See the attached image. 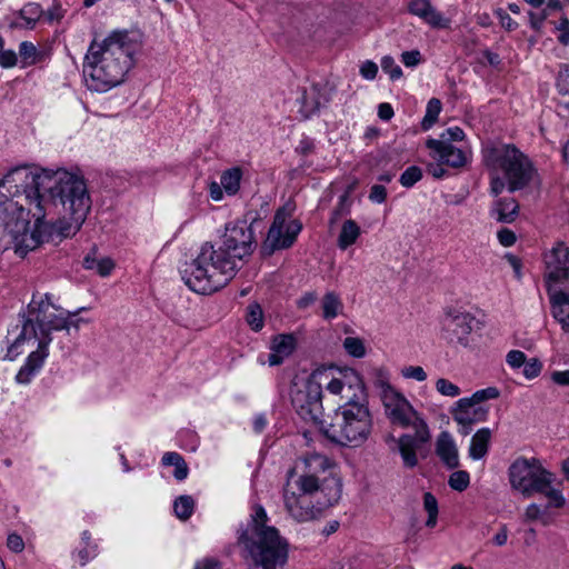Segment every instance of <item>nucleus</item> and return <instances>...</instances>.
I'll use <instances>...</instances> for the list:
<instances>
[{
    "label": "nucleus",
    "instance_id": "473e14b6",
    "mask_svg": "<svg viewBox=\"0 0 569 569\" xmlns=\"http://www.w3.org/2000/svg\"><path fill=\"white\" fill-rule=\"evenodd\" d=\"M162 465L173 466V476L177 480L181 481L188 477L189 468L181 455L178 452H166L162 457Z\"/></svg>",
    "mask_w": 569,
    "mask_h": 569
},
{
    "label": "nucleus",
    "instance_id": "b1692460",
    "mask_svg": "<svg viewBox=\"0 0 569 569\" xmlns=\"http://www.w3.org/2000/svg\"><path fill=\"white\" fill-rule=\"evenodd\" d=\"M297 339L292 333H283L273 337L271 342L272 352L269 355L270 366H279L295 351Z\"/></svg>",
    "mask_w": 569,
    "mask_h": 569
},
{
    "label": "nucleus",
    "instance_id": "423d86ee",
    "mask_svg": "<svg viewBox=\"0 0 569 569\" xmlns=\"http://www.w3.org/2000/svg\"><path fill=\"white\" fill-rule=\"evenodd\" d=\"M48 189V198L62 206L64 214L53 226L52 231L60 238L74 236L91 209V198L84 180L66 170L53 172Z\"/></svg>",
    "mask_w": 569,
    "mask_h": 569
},
{
    "label": "nucleus",
    "instance_id": "e2e57ef3",
    "mask_svg": "<svg viewBox=\"0 0 569 569\" xmlns=\"http://www.w3.org/2000/svg\"><path fill=\"white\" fill-rule=\"evenodd\" d=\"M318 299V296L315 291L306 292L298 301L297 307L299 309H307L311 305H313Z\"/></svg>",
    "mask_w": 569,
    "mask_h": 569
},
{
    "label": "nucleus",
    "instance_id": "bf43d9fd",
    "mask_svg": "<svg viewBox=\"0 0 569 569\" xmlns=\"http://www.w3.org/2000/svg\"><path fill=\"white\" fill-rule=\"evenodd\" d=\"M360 73L363 78L372 80L378 73V66L372 61H366L360 68Z\"/></svg>",
    "mask_w": 569,
    "mask_h": 569
},
{
    "label": "nucleus",
    "instance_id": "c9c22d12",
    "mask_svg": "<svg viewBox=\"0 0 569 569\" xmlns=\"http://www.w3.org/2000/svg\"><path fill=\"white\" fill-rule=\"evenodd\" d=\"M440 111L441 101L437 98H431L427 104L426 114L421 122L423 130L430 129L437 122Z\"/></svg>",
    "mask_w": 569,
    "mask_h": 569
},
{
    "label": "nucleus",
    "instance_id": "5fc2aeb1",
    "mask_svg": "<svg viewBox=\"0 0 569 569\" xmlns=\"http://www.w3.org/2000/svg\"><path fill=\"white\" fill-rule=\"evenodd\" d=\"M465 138V132L459 127L448 128L441 136L440 139H445L451 143V141H461Z\"/></svg>",
    "mask_w": 569,
    "mask_h": 569
},
{
    "label": "nucleus",
    "instance_id": "6e6552de",
    "mask_svg": "<svg viewBox=\"0 0 569 569\" xmlns=\"http://www.w3.org/2000/svg\"><path fill=\"white\" fill-rule=\"evenodd\" d=\"M238 263L220 246L207 242L196 259L181 270L184 283L194 292L210 295L223 288L234 276Z\"/></svg>",
    "mask_w": 569,
    "mask_h": 569
},
{
    "label": "nucleus",
    "instance_id": "680f3d73",
    "mask_svg": "<svg viewBox=\"0 0 569 569\" xmlns=\"http://www.w3.org/2000/svg\"><path fill=\"white\" fill-rule=\"evenodd\" d=\"M496 14L498 16L500 23L505 29L510 31L517 28L516 21H513L505 10L498 9Z\"/></svg>",
    "mask_w": 569,
    "mask_h": 569
},
{
    "label": "nucleus",
    "instance_id": "f8f14e48",
    "mask_svg": "<svg viewBox=\"0 0 569 569\" xmlns=\"http://www.w3.org/2000/svg\"><path fill=\"white\" fill-rule=\"evenodd\" d=\"M329 378L326 371H315L311 377L300 382H293L290 389L291 405L305 420L316 425L326 423L322 406V386Z\"/></svg>",
    "mask_w": 569,
    "mask_h": 569
},
{
    "label": "nucleus",
    "instance_id": "ddd939ff",
    "mask_svg": "<svg viewBox=\"0 0 569 569\" xmlns=\"http://www.w3.org/2000/svg\"><path fill=\"white\" fill-rule=\"evenodd\" d=\"M221 247L238 263L244 257L250 256L256 242L251 226L247 221H236L226 227Z\"/></svg>",
    "mask_w": 569,
    "mask_h": 569
},
{
    "label": "nucleus",
    "instance_id": "f257e3e1",
    "mask_svg": "<svg viewBox=\"0 0 569 569\" xmlns=\"http://www.w3.org/2000/svg\"><path fill=\"white\" fill-rule=\"evenodd\" d=\"M333 467L330 458L312 452L288 470L282 500L291 519L300 523L319 519L326 509L338 502L342 483Z\"/></svg>",
    "mask_w": 569,
    "mask_h": 569
},
{
    "label": "nucleus",
    "instance_id": "603ef678",
    "mask_svg": "<svg viewBox=\"0 0 569 569\" xmlns=\"http://www.w3.org/2000/svg\"><path fill=\"white\" fill-rule=\"evenodd\" d=\"M18 57L13 50H1L0 52V66L2 68H12L17 64Z\"/></svg>",
    "mask_w": 569,
    "mask_h": 569
},
{
    "label": "nucleus",
    "instance_id": "2f4dec72",
    "mask_svg": "<svg viewBox=\"0 0 569 569\" xmlns=\"http://www.w3.org/2000/svg\"><path fill=\"white\" fill-rule=\"evenodd\" d=\"M242 179V170L239 167H233L226 170L221 174V186L229 196H234L240 189V181Z\"/></svg>",
    "mask_w": 569,
    "mask_h": 569
},
{
    "label": "nucleus",
    "instance_id": "864d4df0",
    "mask_svg": "<svg viewBox=\"0 0 569 569\" xmlns=\"http://www.w3.org/2000/svg\"><path fill=\"white\" fill-rule=\"evenodd\" d=\"M548 9H543L540 13L529 12V22L530 27L536 31H539L542 28L543 21L548 17Z\"/></svg>",
    "mask_w": 569,
    "mask_h": 569
},
{
    "label": "nucleus",
    "instance_id": "2eb2a0df",
    "mask_svg": "<svg viewBox=\"0 0 569 569\" xmlns=\"http://www.w3.org/2000/svg\"><path fill=\"white\" fill-rule=\"evenodd\" d=\"M476 318L468 311L458 308H448L442 318V331L451 343L467 347L469 336L473 330Z\"/></svg>",
    "mask_w": 569,
    "mask_h": 569
},
{
    "label": "nucleus",
    "instance_id": "f3484780",
    "mask_svg": "<svg viewBox=\"0 0 569 569\" xmlns=\"http://www.w3.org/2000/svg\"><path fill=\"white\" fill-rule=\"evenodd\" d=\"M543 262L547 288L549 286L555 288V284L563 283L569 279V247L563 241L556 242L545 252Z\"/></svg>",
    "mask_w": 569,
    "mask_h": 569
},
{
    "label": "nucleus",
    "instance_id": "f704fd0d",
    "mask_svg": "<svg viewBox=\"0 0 569 569\" xmlns=\"http://www.w3.org/2000/svg\"><path fill=\"white\" fill-rule=\"evenodd\" d=\"M44 11L38 3H27L19 12L21 19L24 21V27L28 29H33L36 23L43 16Z\"/></svg>",
    "mask_w": 569,
    "mask_h": 569
},
{
    "label": "nucleus",
    "instance_id": "774afa93",
    "mask_svg": "<svg viewBox=\"0 0 569 569\" xmlns=\"http://www.w3.org/2000/svg\"><path fill=\"white\" fill-rule=\"evenodd\" d=\"M553 382L560 386H569V370L555 371L551 376Z\"/></svg>",
    "mask_w": 569,
    "mask_h": 569
},
{
    "label": "nucleus",
    "instance_id": "0eeeda50",
    "mask_svg": "<svg viewBox=\"0 0 569 569\" xmlns=\"http://www.w3.org/2000/svg\"><path fill=\"white\" fill-rule=\"evenodd\" d=\"M54 171L38 167H17L0 181V201H21L24 212L37 220L43 219L47 208V192Z\"/></svg>",
    "mask_w": 569,
    "mask_h": 569
},
{
    "label": "nucleus",
    "instance_id": "c85d7f7f",
    "mask_svg": "<svg viewBox=\"0 0 569 569\" xmlns=\"http://www.w3.org/2000/svg\"><path fill=\"white\" fill-rule=\"evenodd\" d=\"M360 233V227L355 220H346L341 226V230L338 237V247L341 250H346L357 241Z\"/></svg>",
    "mask_w": 569,
    "mask_h": 569
},
{
    "label": "nucleus",
    "instance_id": "bb28decb",
    "mask_svg": "<svg viewBox=\"0 0 569 569\" xmlns=\"http://www.w3.org/2000/svg\"><path fill=\"white\" fill-rule=\"evenodd\" d=\"M320 90L321 86L319 83H315L311 86L309 93L305 91L300 109L305 118H309L311 114L317 112L321 106L329 102V97L320 94Z\"/></svg>",
    "mask_w": 569,
    "mask_h": 569
},
{
    "label": "nucleus",
    "instance_id": "7ed1b4c3",
    "mask_svg": "<svg viewBox=\"0 0 569 569\" xmlns=\"http://www.w3.org/2000/svg\"><path fill=\"white\" fill-rule=\"evenodd\" d=\"M137 48V43L123 31H114L102 40L93 39L83 61L88 89L106 92L121 84L133 67Z\"/></svg>",
    "mask_w": 569,
    "mask_h": 569
},
{
    "label": "nucleus",
    "instance_id": "a211bd4d",
    "mask_svg": "<svg viewBox=\"0 0 569 569\" xmlns=\"http://www.w3.org/2000/svg\"><path fill=\"white\" fill-rule=\"evenodd\" d=\"M301 228V223L297 220L287 223L284 211L278 210L268 231L266 244L270 247L271 251L290 248Z\"/></svg>",
    "mask_w": 569,
    "mask_h": 569
},
{
    "label": "nucleus",
    "instance_id": "5701e85b",
    "mask_svg": "<svg viewBox=\"0 0 569 569\" xmlns=\"http://www.w3.org/2000/svg\"><path fill=\"white\" fill-rule=\"evenodd\" d=\"M547 290L553 318L561 325L563 331L569 332V292L557 290L551 286Z\"/></svg>",
    "mask_w": 569,
    "mask_h": 569
},
{
    "label": "nucleus",
    "instance_id": "052dcab7",
    "mask_svg": "<svg viewBox=\"0 0 569 569\" xmlns=\"http://www.w3.org/2000/svg\"><path fill=\"white\" fill-rule=\"evenodd\" d=\"M7 546L14 552H21L24 548V542L19 535L12 533L7 539Z\"/></svg>",
    "mask_w": 569,
    "mask_h": 569
},
{
    "label": "nucleus",
    "instance_id": "13d9d810",
    "mask_svg": "<svg viewBox=\"0 0 569 569\" xmlns=\"http://www.w3.org/2000/svg\"><path fill=\"white\" fill-rule=\"evenodd\" d=\"M387 198V190L381 184H373L370 189L369 199L371 201L381 203Z\"/></svg>",
    "mask_w": 569,
    "mask_h": 569
},
{
    "label": "nucleus",
    "instance_id": "412c9836",
    "mask_svg": "<svg viewBox=\"0 0 569 569\" xmlns=\"http://www.w3.org/2000/svg\"><path fill=\"white\" fill-rule=\"evenodd\" d=\"M462 398L456 402L451 413L453 420L460 426L459 432L467 436L471 431V427L477 421L486 419L487 410L482 407H476L470 401L469 405H462Z\"/></svg>",
    "mask_w": 569,
    "mask_h": 569
},
{
    "label": "nucleus",
    "instance_id": "338daca9",
    "mask_svg": "<svg viewBox=\"0 0 569 569\" xmlns=\"http://www.w3.org/2000/svg\"><path fill=\"white\" fill-rule=\"evenodd\" d=\"M194 569H220V563L216 559L206 558L196 563Z\"/></svg>",
    "mask_w": 569,
    "mask_h": 569
},
{
    "label": "nucleus",
    "instance_id": "cd10ccee",
    "mask_svg": "<svg viewBox=\"0 0 569 569\" xmlns=\"http://www.w3.org/2000/svg\"><path fill=\"white\" fill-rule=\"evenodd\" d=\"M491 431L489 428L479 429L471 438L469 456L473 460L483 458L489 448Z\"/></svg>",
    "mask_w": 569,
    "mask_h": 569
},
{
    "label": "nucleus",
    "instance_id": "ea45409f",
    "mask_svg": "<svg viewBox=\"0 0 569 569\" xmlns=\"http://www.w3.org/2000/svg\"><path fill=\"white\" fill-rule=\"evenodd\" d=\"M549 507L542 508L538 503H530L527 506L525 512H523V521L525 522H533V521H541L542 525H548V521L546 519V511Z\"/></svg>",
    "mask_w": 569,
    "mask_h": 569
},
{
    "label": "nucleus",
    "instance_id": "09e8293b",
    "mask_svg": "<svg viewBox=\"0 0 569 569\" xmlns=\"http://www.w3.org/2000/svg\"><path fill=\"white\" fill-rule=\"evenodd\" d=\"M402 376L407 379H415L417 381H425L427 373L420 366H409L402 369Z\"/></svg>",
    "mask_w": 569,
    "mask_h": 569
},
{
    "label": "nucleus",
    "instance_id": "9d476101",
    "mask_svg": "<svg viewBox=\"0 0 569 569\" xmlns=\"http://www.w3.org/2000/svg\"><path fill=\"white\" fill-rule=\"evenodd\" d=\"M508 478L511 488L526 498L539 493L548 499L547 507L559 509L566 505L561 491L552 487L556 475L537 458L518 457L508 468Z\"/></svg>",
    "mask_w": 569,
    "mask_h": 569
},
{
    "label": "nucleus",
    "instance_id": "e433bc0d",
    "mask_svg": "<svg viewBox=\"0 0 569 569\" xmlns=\"http://www.w3.org/2000/svg\"><path fill=\"white\" fill-rule=\"evenodd\" d=\"M247 323L254 331H260L263 327V312L259 303L252 302L247 308Z\"/></svg>",
    "mask_w": 569,
    "mask_h": 569
},
{
    "label": "nucleus",
    "instance_id": "6ab92c4d",
    "mask_svg": "<svg viewBox=\"0 0 569 569\" xmlns=\"http://www.w3.org/2000/svg\"><path fill=\"white\" fill-rule=\"evenodd\" d=\"M42 219H36V226L33 230L28 229V220L27 216L23 213V229L19 232L12 234L13 240L11 248L14 249V252L23 258L27 256L29 251L37 249L41 243H43L48 237L46 232V226L41 222Z\"/></svg>",
    "mask_w": 569,
    "mask_h": 569
},
{
    "label": "nucleus",
    "instance_id": "7c9ffc66",
    "mask_svg": "<svg viewBox=\"0 0 569 569\" xmlns=\"http://www.w3.org/2000/svg\"><path fill=\"white\" fill-rule=\"evenodd\" d=\"M96 252L97 250L93 249L92 252L86 256L83 259V267L88 270H97L101 277L109 276L114 268L113 261L110 258L98 259L96 257Z\"/></svg>",
    "mask_w": 569,
    "mask_h": 569
},
{
    "label": "nucleus",
    "instance_id": "39448f33",
    "mask_svg": "<svg viewBox=\"0 0 569 569\" xmlns=\"http://www.w3.org/2000/svg\"><path fill=\"white\" fill-rule=\"evenodd\" d=\"M268 522L264 508L256 505L248 527L239 535L238 541L248 553L249 569H279L288 561V541Z\"/></svg>",
    "mask_w": 569,
    "mask_h": 569
},
{
    "label": "nucleus",
    "instance_id": "58836bf2",
    "mask_svg": "<svg viewBox=\"0 0 569 569\" xmlns=\"http://www.w3.org/2000/svg\"><path fill=\"white\" fill-rule=\"evenodd\" d=\"M500 392L496 387H488L476 391L471 397L462 398V405H469L470 401L473 406L480 405L481 402L490 399H497Z\"/></svg>",
    "mask_w": 569,
    "mask_h": 569
},
{
    "label": "nucleus",
    "instance_id": "0e129e2a",
    "mask_svg": "<svg viewBox=\"0 0 569 569\" xmlns=\"http://www.w3.org/2000/svg\"><path fill=\"white\" fill-rule=\"evenodd\" d=\"M506 188V182L499 176H493L490 181V192L492 196H499Z\"/></svg>",
    "mask_w": 569,
    "mask_h": 569
},
{
    "label": "nucleus",
    "instance_id": "393cba45",
    "mask_svg": "<svg viewBox=\"0 0 569 569\" xmlns=\"http://www.w3.org/2000/svg\"><path fill=\"white\" fill-rule=\"evenodd\" d=\"M436 453L449 469H455L459 466L458 448L452 436L448 431H442L438 436L436 441Z\"/></svg>",
    "mask_w": 569,
    "mask_h": 569
},
{
    "label": "nucleus",
    "instance_id": "c756f323",
    "mask_svg": "<svg viewBox=\"0 0 569 569\" xmlns=\"http://www.w3.org/2000/svg\"><path fill=\"white\" fill-rule=\"evenodd\" d=\"M322 317L331 320L338 317L343 310V303L335 291L327 292L321 299Z\"/></svg>",
    "mask_w": 569,
    "mask_h": 569
},
{
    "label": "nucleus",
    "instance_id": "3c124183",
    "mask_svg": "<svg viewBox=\"0 0 569 569\" xmlns=\"http://www.w3.org/2000/svg\"><path fill=\"white\" fill-rule=\"evenodd\" d=\"M421 53L418 50L405 51L401 54V62L406 67H416L421 62Z\"/></svg>",
    "mask_w": 569,
    "mask_h": 569
},
{
    "label": "nucleus",
    "instance_id": "a19ab883",
    "mask_svg": "<svg viewBox=\"0 0 569 569\" xmlns=\"http://www.w3.org/2000/svg\"><path fill=\"white\" fill-rule=\"evenodd\" d=\"M423 507L428 512V519L426 521V526L429 528H433L437 523L438 517V502L435 496L430 492H426L423 495Z\"/></svg>",
    "mask_w": 569,
    "mask_h": 569
},
{
    "label": "nucleus",
    "instance_id": "20e7f679",
    "mask_svg": "<svg viewBox=\"0 0 569 569\" xmlns=\"http://www.w3.org/2000/svg\"><path fill=\"white\" fill-rule=\"evenodd\" d=\"M375 387L379 389L385 413L389 421L401 428H412L415 431L413 436L406 433L398 440L403 465L413 468L418 465L417 449L431 438L429 427L408 399L389 383L382 371L377 375Z\"/></svg>",
    "mask_w": 569,
    "mask_h": 569
},
{
    "label": "nucleus",
    "instance_id": "49530a36",
    "mask_svg": "<svg viewBox=\"0 0 569 569\" xmlns=\"http://www.w3.org/2000/svg\"><path fill=\"white\" fill-rule=\"evenodd\" d=\"M436 390L440 395L451 398L460 395V388L445 378H440L436 381Z\"/></svg>",
    "mask_w": 569,
    "mask_h": 569
},
{
    "label": "nucleus",
    "instance_id": "a18cd8bd",
    "mask_svg": "<svg viewBox=\"0 0 569 569\" xmlns=\"http://www.w3.org/2000/svg\"><path fill=\"white\" fill-rule=\"evenodd\" d=\"M422 178V170L417 166L407 168L400 177V183L406 188H411Z\"/></svg>",
    "mask_w": 569,
    "mask_h": 569
},
{
    "label": "nucleus",
    "instance_id": "aec40b11",
    "mask_svg": "<svg viewBox=\"0 0 569 569\" xmlns=\"http://www.w3.org/2000/svg\"><path fill=\"white\" fill-rule=\"evenodd\" d=\"M426 147L431 151L430 156L440 163L452 168H461L467 162L466 153L445 139H428Z\"/></svg>",
    "mask_w": 569,
    "mask_h": 569
},
{
    "label": "nucleus",
    "instance_id": "69168bd1",
    "mask_svg": "<svg viewBox=\"0 0 569 569\" xmlns=\"http://www.w3.org/2000/svg\"><path fill=\"white\" fill-rule=\"evenodd\" d=\"M43 16L49 22L60 21L63 18V10L60 4H54Z\"/></svg>",
    "mask_w": 569,
    "mask_h": 569
},
{
    "label": "nucleus",
    "instance_id": "4be33fe9",
    "mask_svg": "<svg viewBox=\"0 0 569 569\" xmlns=\"http://www.w3.org/2000/svg\"><path fill=\"white\" fill-rule=\"evenodd\" d=\"M408 11L419 17L432 28L448 27L449 21L432 7L429 0H410L408 2Z\"/></svg>",
    "mask_w": 569,
    "mask_h": 569
},
{
    "label": "nucleus",
    "instance_id": "1a4fd4ad",
    "mask_svg": "<svg viewBox=\"0 0 569 569\" xmlns=\"http://www.w3.org/2000/svg\"><path fill=\"white\" fill-rule=\"evenodd\" d=\"M372 427V416L366 397L339 406L330 421L322 425V431L332 442L359 447L368 440Z\"/></svg>",
    "mask_w": 569,
    "mask_h": 569
},
{
    "label": "nucleus",
    "instance_id": "c03bdc74",
    "mask_svg": "<svg viewBox=\"0 0 569 569\" xmlns=\"http://www.w3.org/2000/svg\"><path fill=\"white\" fill-rule=\"evenodd\" d=\"M350 206L351 200L349 198V193L345 192L342 196H340L339 202L331 213L330 224L336 223L342 216L349 214Z\"/></svg>",
    "mask_w": 569,
    "mask_h": 569
},
{
    "label": "nucleus",
    "instance_id": "f03ea898",
    "mask_svg": "<svg viewBox=\"0 0 569 569\" xmlns=\"http://www.w3.org/2000/svg\"><path fill=\"white\" fill-rule=\"evenodd\" d=\"M58 308L46 295L39 301L32 299L28 306V312L21 316V330L8 347L6 359L13 360L21 353V348L29 342H37V350L32 351L23 367L18 371L16 380L19 383H28L34 373L42 367L48 357V347L52 341L51 331L67 330L69 332V319L62 312L57 313Z\"/></svg>",
    "mask_w": 569,
    "mask_h": 569
},
{
    "label": "nucleus",
    "instance_id": "4d7b16f0",
    "mask_svg": "<svg viewBox=\"0 0 569 569\" xmlns=\"http://www.w3.org/2000/svg\"><path fill=\"white\" fill-rule=\"evenodd\" d=\"M541 371V365L538 360L533 359L532 361L525 362L523 365V375L528 379L536 378Z\"/></svg>",
    "mask_w": 569,
    "mask_h": 569
},
{
    "label": "nucleus",
    "instance_id": "4468645a",
    "mask_svg": "<svg viewBox=\"0 0 569 569\" xmlns=\"http://www.w3.org/2000/svg\"><path fill=\"white\" fill-rule=\"evenodd\" d=\"M329 378L323 381L326 389L332 395H339L342 400L352 401L366 398V388L360 375L353 369L339 371L337 376L331 370L323 369Z\"/></svg>",
    "mask_w": 569,
    "mask_h": 569
},
{
    "label": "nucleus",
    "instance_id": "6e6d98bb",
    "mask_svg": "<svg viewBox=\"0 0 569 569\" xmlns=\"http://www.w3.org/2000/svg\"><path fill=\"white\" fill-rule=\"evenodd\" d=\"M497 237L503 247H511L517 240L515 232L507 228L499 230Z\"/></svg>",
    "mask_w": 569,
    "mask_h": 569
},
{
    "label": "nucleus",
    "instance_id": "dca6fc26",
    "mask_svg": "<svg viewBox=\"0 0 569 569\" xmlns=\"http://www.w3.org/2000/svg\"><path fill=\"white\" fill-rule=\"evenodd\" d=\"M23 212L21 201H0V251L11 248L12 234L23 229Z\"/></svg>",
    "mask_w": 569,
    "mask_h": 569
},
{
    "label": "nucleus",
    "instance_id": "37998d69",
    "mask_svg": "<svg viewBox=\"0 0 569 569\" xmlns=\"http://www.w3.org/2000/svg\"><path fill=\"white\" fill-rule=\"evenodd\" d=\"M343 348L348 355L355 358H362L366 355L365 343L360 338L347 337L343 340Z\"/></svg>",
    "mask_w": 569,
    "mask_h": 569
},
{
    "label": "nucleus",
    "instance_id": "9b49d317",
    "mask_svg": "<svg viewBox=\"0 0 569 569\" xmlns=\"http://www.w3.org/2000/svg\"><path fill=\"white\" fill-rule=\"evenodd\" d=\"M487 161L503 172L510 192L523 189L535 174L531 161L515 144L490 148L487 153Z\"/></svg>",
    "mask_w": 569,
    "mask_h": 569
},
{
    "label": "nucleus",
    "instance_id": "4c0bfd02",
    "mask_svg": "<svg viewBox=\"0 0 569 569\" xmlns=\"http://www.w3.org/2000/svg\"><path fill=\"white\" fill-rule=\"evenodd\" d=\"M194 502L190 496H180L174 501V513L181 520H187L193 512Z\"/></svg>",
    "mask_w": 569,
    "mask_h": 569
},
{
    "label": "nucleus",
    "instance_id": "a878e982",
    "mask_svg": "<svg viewBox=\"0 0 569 569\" xmlns=\"http://www.w3.org/2000/svg\"><path fill=\"white\" fill-rule=\"evenodd\" d=\"M519 213V204L513 198H502L497 200L490 209V216L498 222L511 223Z\"/></svg>",
    "mask_w": 569,
    "mask_h": 569
},
{
    "label": "nucleus",
    "instance_id": "8fccbe9b",
    "mask_svg": "<svg viewBox=\"0 0 569 569\" xmlns=\"http://www.w3.org/2000/svg\"><path fill=\"white\" fill-rule=\"evenodd\" d=\"M506 361L512 368H520L526 362V355L520 350H511L507 353Z\"/></svg>",
    "mask_w": 569,
    "mask_h": 569
},
{
    "label": "nucleus",
    "instance_id": "72a5a7b5",
    "mask_svg": "<svg viewBox=\"0 0 569 569\" xmlns=\"http://www.w3.org/2000/svg\"><path fill=\"white\" fill-rule=\"evenodd\" d=\"M19 56L22 67L36 64L42 59V54L37 47L30 41H22L19 46Z\"/></svg>",
    "mask_w": 569,
    "mask_h": 569
},
{
    "label": "nucleus",
    "instance_id": "79ce46f5",
    "mask_svg": "<svg viewBox=\"0 0 569 569\" xmlns=\"http://www.w3.org/2000/svg\"><path fill=\"white\" fill-rule=\"evenodd\" d=\"M448 483L456 491H465L470 483V476L465 470H458L450 475Z\"/></svg>",
    "mask_w": 569,
    "mask_h": 569
},
{
    "label": "nucleus",
    "instance_id": "de8ad7c7",
    "mask_svg": "<svg viewBox=\"0 0 569 569\" xmlns=\"http://www.w3.org/2000/svg\"><path fill=\"white\" fill-rule=\"evenodd\" d=\"M381 68L383 72L388 73L391 80H398L402 76L401 68L396 63L395 59L386 56L381 59Z\"/></svg>",
    "mask_w": 569,
    "mask_h": 569
}]
</instances>
